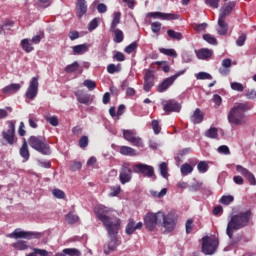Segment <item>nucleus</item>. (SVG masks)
Returning a JSON list of instances; mask_svg holds the SVG:
<instances>
[{
	"instance_id": "nucleus-10",
	"label": "nucleus",
	"mask_w": 256,
	"mask_h": 256,
	"mask_svg": "<svg viewBox=\"0 0 256 256\" xmlns=\"http://www.w3.org/2000/svg\"><path fill=\"white\" fill-rule=\"evenodd\" d=\"M160 216L163 218V227L168 233H171L175 229L177 223L176 213L171 211L167 215H164V213H162L160 214Z\"/></svg>"
},
{
	"instance_id": "nucleus-20",
	"label": "nucleus",
	"mask_w": 256,
	"mask_h": 256,
	"mask_svg": "<svg viewBox=\"0 0 256 256\" xmlns=\"http://www.w3.org/2000/svg\"><path fill=\"white\" fill-rule=\"evenodd\" d=\"M87 14V1L86 0H77L76 2V15L78 18H82Z\"/></svg>"
},
{
	"instance_id": "nucleus-42",
	"label": "nucleus",
	"mask_w": 256,
	"mask_h": 256,
	"mask_svg": "<svg viewBox=\"0 0 256 256\" xmlns=\"http://www.w3.org/2000/svg\"><path fill=\"white\" fill-rule=\"evenodd\" d=\"M203 39L208 43V44H210V45H217L218 44V42H217V39L213 36V35H211V34H209V33H206V34H204L203 35Z\"/></svg>"
},
{
	"instance_id": "nucleus-44",
	"label": "nucleus",
	"mask_w": 256,
	"mask_h": 256,
	"mask_svg": "<svg viewBox=\"0 0 256 256\" xmlns=\"http://www.w3.org/2000/svg\"><path fill=\"white\" fill-rule=\"evenodd\" d=\"M154 65L162 67V71L165 73H168L170 71V66H168L167 62H165V61L153 62L151 64V67L153 68Z\"/></svg>"
},
{
	"instance_id": "nucleus-64",
	"label": "nucleus",
	"mask_w": 256,
	"mask_h": 256,
	"mask_svg": "<svg viewBox=\"0 0 256 256\" xmlns=\"http://www.w3.org/2000/svg\"><path fill=\"white\" fill-rule=\"evenodd\" d=\"M114 61L123 62L125 61V56L122 52H116L113 56Z\"/></svg>"
},
{
	"instance_id": "nucleus-30",
	"label": "nucleus",
	"mask_w": 256,
	"mask_h": 256,
	"mask_svg": "<svg viewBox=\"0 0 256 256\" xmlns=\"http://www.w3.org/2000/svg\"><path fill=\"white\" fill-rule=\"evenodd\" d=\"M20 156L27 161L30 157L29 155V147L27 146V140L24 139L22 147L20 149Z\"/></svg>"
},
{
	"instance_id": "nucleus-11",
	"label": "nucleus",
	"mask_w": 256,
	"mask_h": 256,
	"mask_svg": "<svg viewBox=\"0 0 256 256\" xmlns=\"http://www.w3.org/2000/svg\"><path fill=\"white\" fill-rule=\"evenodd\" d=\"M39 93V76H34L29 82V86L26 90L25 97L29 100H33Z\"/></svg>"
},
{
	"instance_id": "nucleus-34",
	"label": "nucleus",
	"mask_w": 256,
	"mask_h": 256,
	"mask_svg": "<svg viewBox=\"0 0 256 256\" xmlns=\"http://www.w3.org/2000/svg\"><path fill=\"white\" fill-rule=\"evenodd\" d=\"M12 247L16 250L24 251L29 249V245H27L26 241L20 240L12 244Z\"/></svg>"
},
{
	"instance_id": "nucleus-15",
	"label": "nucleus",
	"mask_w": 256,
	"mask_h": 256,
	"mask_svg": "<svg viewBox=\"0 0 256 256\" xmlns=\"http://www.w3.org/2000/svg\"><path fill=\"white\" fill-rule=\"evenodd\" d=\"M147 17H151L154 19H160V20H177V19H179L178 14L164 13V12H160V11L149 12L147 14Z\"/></svg>"
},
{
	"instance_id": "nucleus-53",
	"label": "nucleus",
	"mask_w": 256,
	"mask_h": 256,
	"mask_svg": "<svg viewBox=\"0 0 256 256\" xmlns=\"http://www.w3.org/2000/svg\"><path fill=\"white\" fill-rule=\"evenodd\" d=\"M193 28L198 33L203 32L207 28V23H196L194 24Z\"/></svg>"
},
{
	"instance_id": "nucleus-21",
	"label": "nucleus",
	"mask_w": 256,
	"mask_h": 256,
	"mask_svg": "<svg viewBox=\"0 0 256 256\" xmlns=\"http://www.w3.org/2000/svg\"><path fill=\"white\" fill-rule=\"evenodd\" d=\"M143 227L142 222L135 224L133 219H129V222L125 228V232L127 235H132L136 230H141Z\"/></svg>"
},
{
	"instance_id": "nucleus-2",
	"label": "nucleus",
	"mask_w": 256,
	"mask_h": 256,
	"mask_svg": "<svg viewBox=\"0 0 256 256\" xmlns=\"http://www.w3.org/2000/svg\"><path fill=\"white\" fill-rule=\"evenodd\" d=\"M251 216L252 213L250 210L231 216L226 229L228 237L233 239L234 231H238L247 227L249 225Z\"/></svg>"
},
{
	"instance_id": "nucleus-1",
	"label": "nucleus",
	"mask_w": 256,
	"mask_h": 256,
	"mask_svg": "<svg viewBox=\"0 0 256 256\" xmlns=\"http://www.w3.org/2000/svg\"><path fill=\"white\" fill-rule=\"evenodd\" d=\"M112 210L103 205H98L94 208V213L96 218L103 223L106 231L109 233H113L117 231V228L121 225V220L117 217L111 218Z\"/></svg>"
},
{
	"instance_id": "nucleus-12",
	"label": "nucleus",
	"mask_w": 256,
	"mask_h": 256,
	"mask_svg": "<svg viewBox=\"0 0 256 256\" xmlns=\"http://www.w3.org/2000/svg\"><path fill=\"white\" fill-rule=\"evenodd\" d=\"M162 212L156 214L149 212L144 217V225L148 231H153L157 226L158 217L161 216Z\"/></svg>"
},
{
	"instance_id": "nucleus-6",
	"label": "nucleus",
	"mask_w": 256,
	"mask_h": 256,
	"mask_svg": "<svg viewBox=\"0 0 256 256\" xmlns=\"http://www.w3.org/2000/svg\"><path fill=\"white\" fill-rule=\"evenodd\" d=\"M43 236V234L39 232H33V231H20V229H15L13 233L9 234L8 237L13 239H26V240H32V239H40Z\"/></svg>"
},
{
	"instance_id": "nucleus-23",
	"label": "nucleus",
	"mask_w": 256,
	"mask_h": 256,
	"mask_svg": "<svg viewBox=\"0 0 256 256\" xmlns=\"http://www.w3.org/2000/svg\"><path fill=\"white\" fill-rule=\"evenodd\" d=\"M196 56L200 60L210 59L213 55V51L208 48H201L200 50H195Z\"/></svg>"
},
{
	"instance_id": "nucleus-26",
	"label": "nucleus",
	"mask_w": 256,
	"mask_h": 256,
	"mask_svg": "<svg viewBox=\"0 0 256 256\" xmlns=\"http://www.w3.org/2000/svg\"><path fill=\"white\" fill-rule=\"evenodd\" d=\"M20 89H21V84H9L8 86H5V88H3L2 93L14 94L20 91Z\"/></svg>"
},
{
	"instance_id": "nucleus-36",
	"label": "nucleus",
	"mask_w": 256,
	"mask_h": 256,
	"mask_svg": "<svg viewBox=\"0 0 256 256\" xmlns=\"http://www.w3.org/2000/svg\"><path fill=\"white\" fill-rule=\"evenodd\" d=\"M121 19V12H114L113 14V20L110 26V30L116 29V27L119 25Z\"/></svg>"
},
{
	"instance_id": "nucleus-59",
	"label": "nucleus",
	"mask_w": 256,
	"mask_h": 256,
	"mask_svg": "<svg viewBox=\"0 0 256 256\" xmlns=\"http://www.w3.org/2000/svg\"><path fill=\"white\" fill-rule=\"evenodd\" d=\"M234 201L233 196H223L220 200V203L223 205H229Z\"/></svg>"
},
{
	"instance_id": "nucleus-4",
	"label": "nucleus",
	"mask_w": 256,
	"mask_h": 256,
	"mask_svg": "<svg viewBox=\"0 0 256 256\" xmlns=\"http://www.w3.org/2000/svg\"><path fill=\"white\" fill-rule=\"evenodd\" d=\"M29 146L38 151L42 155H51V146L47 143V139L43 136H31L28 139Z\"/></svg>"
},
{
	"instance_id": "nucleus-18",
	"label": "nucleus",
	"mask_w": 256,
	"mask_h": 256,
	"mask_svg": "<svg viewBox=\"0 0 256 256\" xmlns=\"http://www.w3.org/2000/svg\"><path fill=\"white\" fill-rule=\"evenodd\" d=\"M154 74L152 72V70H147L144 76V86L143 89L145 92H150L152 87L154 86L155 82H154Z\"/></svg>"
},
{
	"instance_id": "nucleus-13",
	"label": "nucleus",
	"mask_w": 256,
	"mask_h": 256,
	"mask_svg": "<svg viewBox=\"0 0 256 256\" xmlns=\"http://www.w3.org/2000/svg\"><path fill=\"white\" fill-rule=\"evenodd\" d=\"M120 226H117V231L116 232H107L110 238V241L108 244L104 246V253L106 255H109L110 252L115 251V249L118 246V240H117V234L119 232Z\"/></svg>"
},
{
	"instance_id": "nucleus-9",
	"label": "nucleus",
	"mask_w": 256,
	"mask_h": 256,
	"mask_svg": "<svg viewBox=\"0 0 256 256\" xmlns=\"http://www.w3.org/2000/svg\"><path fill=\"white\" fill-rule=\"evenodd\" d=\"M123 138L131 145L137 148H143L144 143L140 137L137 136L135 130H123Z\"/></svg>"
},
{
	"instance_id": "nucleus-52",
	"label": "nucleus",
	"mask_w": 256,
	"mask_h": 256,
	"mask_svg": "<svg viewBox=\"0 0 256 256\" xmlns=\"http://www.w3.org/2000/svg\"><path fill=\"white\" fill-rule=\"evenodd\" d=\"M137 46V42H132V44H129V46H126V48H124V52L127 54H131L137 49Z\"/></svg>"
},
{
	"instance_id": "nucleus-28",
	"label": "nucleus",
	"mask_w": 256,
	"mask_h": 256,
	"mask_svg": "<svg viewBox=\"0 0 256 256\" xmlns=\"http://www.w3.org/2000/svg\"><path fill=\"white\" fill-rule=\"evenodd\" d=\"M76 98L79 103L84 104V105H89L91 102V96L89 94H83V92H76Z\"/></svg>"
},
{
	"instance_id": "nucleus-8",
	"label": "nucleus",
	"mask_w": 256,
	"mask_h": 256,
	"mask_svg": "<svg viewBox=\"0 0 256 256\" xmlns=\"http://www.w3.org/2000/svg\"><path fill=\"white\" fill-rule=\"evenodd\" d=\"M185 72H186V70H180L179 72H176V74H173L169 78H165V80H163V82H161V84H158L157 91L159 93H163V92L167 91L174 84V82L177 80V78L182 76Z\"/></svg>"
},
{
	"instance_id": "nucleus-57",
	"label": "nucleus",
	"mask_w": 256,
	"mask_h": 256,
	"mask_svg": "<svg viewBox=\"0 0 256 256\" xmlns=\"http://www.w3.org/2000/svg\"><path fill=\"white\" fill-rule=\"evenodd\" d=\"M83 85L89 90H94L95 88H97V84L96 82H93V80H84Z\"/></svg>"
},
{
	"instance_id": "nucleus-7",
	"label": "nucleus",
	"mask_w": 256,
	"mask_h": 256,
	"mask_svg": "<svg viewBox=\"0 0 256 256\" xmlns=\"http://www.w3.org/2000/svg\"><path fill=\"white\" fill-rule=\"evenodd\" d=\"M15 136H16V122L14 120L8 121V129L2 132L3 140L13 146L15 144Z\"/></svg>"
},
{
	"instance_id": "nucleus-38",
	"label": "nucleus",
	"mask_w": 256,
	"mask_h": 256,
	"mask_svg": "<svg viewBox=\"0 0 256 256\" xmlns=\"http://www.w3.org/2000/svg\"><path fill=\"white\" fill-rule=\"evenodd\" d=\"M79 70V62H72V64H68L65 68V72L68 74L75 73Z\"/></svg>"
},
{
	"instance_id": "nucleus-40",
	"label": "nucleus",
	"mask_w": 256,
	"mask_h": 256,
	"mask_svg": "<svg viewBox=\"0 0 256 256\" xmlns=\"http://www.w3.org/2000/svg\"><path fill=\"white\" fill-rule=\"evenodd\" d=\"M101 21V18L99 17H95L93 18L89 24H88V29L89 31H93L95 29H97V27H99V22Z\"/></svg>"
},
{
	"instance_id": "nucleus-60",
	"label": "nucleus",
	"mask_w": 256,
	"mask_h": 256,
	"mask_svg": "<svg viewBox=\"0 0 256 256\" xmlns=\"http://www.w3.org/2000/svg\"><path fill=\"white\" fill-rule=\"evenodd\" d=\"M52 194L55 198H58V199H65V192L59 190V189H54L52 191Z\"/></svg>"
},
{
	"instance_id": "nucleus-41",
	"label": "nucleus",
	"mask_w": 256,
	"mask_h": 256,
	"mask_svg": "<svg viewBox=\"0 0 256 256\" xmlns=\"http://www.w3.org/2000/svg\"><path fill=\"white\" fill-rule=\"evenodd\" d=\"M120 71H121V64H117V66H115V64H108L107 66V72L109 74L119 73Z\"/></svg>"
},
{
	"instance_id": "nucleus-3",
	"label": "nucleus",
	"mask_w": 256,
	"mask_h": 256,
	"mask_svg": "<svg viewBox=\"0 0 256 256\" xmlns=\"http://www.w3.org/2000/svg\"><path fill=\"white\" fill-rule=\"evenodd\" d=\"M252 109L249 102H237L233 108H231L228 114V121L230 124L236 126H242L246 124L245 113Z\"/></svg>"
},
{
	"instance_id": "nucleus-46",
	"label": "nucleus",
	"mask_w": 256,
	"mask_h": 256,
	"mask_svg": "<svg viewBox=\"0 0 256 256\" xmlns=\"http://www.w3.org/2000/svg\"><path fill=\"white\" fill-rule=\"evenodd\" d=\"M64 253H66L68 256H81V251L75 248L64 249Z\"/></svg>"
},
{
	"instance_id": "nucleus-50",
	"label": "nucleus",
	"mask_w": 256,
	"mask_h": 256,
	"mask_svg": "<svg viewBox=\"0 0 256 256\" xmlns=\"http://www.w3.org/2000/svg\"><path fill=\"white\" fill-rule=\"evenodd\" d=\"M121 192V187L119 185L113 186L110 188V197H116L120 194Z\"/></svg>"
},
{
	"instance_id": "nucleus-51",
	"label": "nucleus",
	"mask_w": 256,
	"mask_h": 256,
	"mask_svg": "<svg viewBox=\"0 0 256 256\" xmlns=\"http://www.w3.org/2000/svg\"><path fill=\"white\" fill-rule=\"evenodd\" d=\"M161 26H162V23L159 21L152 22L151 23L152 32L155 34L159 33L161 30Z\"/></svg>"
},
{
	"instance_id": "nucleus-27",
	"label": "nucleus",
	"mask_w": 256,
	"mask_h": 256,
	"mask_svg": "<svg viewBox=\"0 0 256 256\" xmlns=\"http://www.w3.org/2000/svg\"><path fill=\"white\" fill-rule=\"evenodd\" d=\"M120 154L123 156L135 157L138 155L137 151L131 147L122 146L120 147Z\"/></svg>"
},
{
	"instance_id": "nucleus-24",
	"label": "nucleus",
	"mask_w": 256,
	"mask_h": 256,
	"mask_svg": "<svg viewBox=\"0 0 256 256\" xmlns=\"http://www.w3.org/2000/svg\"><path fill=\"white\" fill-rule=\"evenodd\" d=\"M226 18L220 17L218 19V26L217 32L221 36H225L228 33V23L225 22Z\"/></svg>"
},
{
	"instance_id": "nucleus-43",
	"label": "nucleus",
	"mask_w": 256,
	"mask_h": 256,
	"mask_svg": "<svg viewBox=\"0 0 256 256\" xmlns=\"http://www.w3.org/2000/svg\"><path fill=\"white\" fill-rule=\"evenodd\" d=\"M43 38H45V33L41 31L38 34L34 35L30 41L31 43L37 45L41 43V40H43Z\"/></svg>"
},
{
	"instance_id": "nucleus-16",
	"label": "nucleus",
	"mask_w": 256,
	"mask_h": 256,
	"mask_svg": "<svg viewBox=\"0 0 256 256\" xmlns=\"http://www.w3.org/2000/svg\"><path fill=\"white\" fill-rule=\"evenodd\" d=\"M163 110L169 114V113H179L181 110V104L177 102V100H166V102L163 103Z\"/></svg>"
},
{
	"instance_id": "nucleus-48",
	"label": "nucleus",
	"mask_w": 256,
	"mask_h": 256,
	"mask_svg": "<svg viewBox=\"0 0 256 256\" xmlns=\"http://www.w3.org/2000/svg\"><path fill=\"white\" fill-rule=\"evenodd\" d=\"M196 78L197 80H212V76L208 72H198Z\"/></svg>"
},
{
	"instance_id": "nucleus-19",
	"label": "nucleus",
	"mask_w": 256,
	"mask_h": 256,
	"mask_svg": "<svg viewBox=\"0 0 256 256\" xmlns=\"http://www.w3.org/2000/svg\"><path fill=\"white\" fill-rule=\"evenodd\" d=\"M236 170H237V172L241 173L248 180L250 185L256 186V178L249 170H247L246 168H244L240 165L236 166Z\"/></svg>"
},
{
	"instance_id": "nucleus-58",
	"label": "nucleus",
	"mask_w": 256,
	"mask_h": 256,
	"mask_svg": "<svg viewBox=\"0 0 256 256\" xmlns=\"http://www.w3.org/2000/svg\"><path fill=\"white\" fill-rule=\"evenodd\" d=\"M231 88H232V90L238 91V92H243L244 91L243 84H240L239 82H232Z\"/></svg>"
},
{
	"instance_id": "nucleus-25",
	"label": "nucleus",
	"mask_w": 256,
	"mask_h": 256,
	"mask_svg": "<svg viewBox=\"0 0 256 256\" xmlns=\"http://www.w3.org/2000/svg\"><path fill=\"white\" fill-rule=\"evenodd\" d=\"M190 119L194 125L200 124L204 119V114L201 112L200 108H196Z\"/></svg>"
},
{
	"instance_id": "nucleus-5",
	"label": "nucleus",
	"mask_w": 256,
	"mask_h": 256,
	"mask_svg": "<svg viewBox=\"0 0 256 256\" xmlns=\"http://www.w3.org/2000/svg\"><path fill=\"white\" fill-rule=\"evenodd\" d=\"M219 246V241L215 237L205 236L202 238L201 252L205 255H213Z\"/></svg>"
},
{
	"instance_id": "nucleus-47",
	"label": "nucleus",
	"mask_w": 256,
	"mask_h": 256,
	"mask_svg": "<svg viewBox=\"0 0 256 256\" xmlns=\"http://www.w3.org/2000/svg\"><path fill=\"white\" fill-rule=\"evenodd\" d=\"M193 172V167L192 166H190L189 164H187V163H185V164H183L182 166H181V173L183 174V175H188V174H190V173H192Z\"/></svg>"
},
{
	"instance_id": "nucleus-56",
	"label": "nucleus",
	"mask_w": 256,
	"mask_h": 256,
	"mask_svg": "<svg viewBox=\"0 0 256 256\" xmlns=\"http://www.w3.org/2000/svg\"><path fill=\"white\" fill-rule=\"evenodd\" d=\"M206 5L213 9H218L219 8V2L220 0H204Z\"/></svg>"
},
{
	"instance_id": "nucleus-55",
	"label": "nucleus",
	"mask_w": 256,
	"mask_h": 256,
	"mask_svg": "<svg viewBox=\"0 0 256 256\" xmlns=\"http://www.w3.org/2000/svg\"><path fill=\"white\" fill-rule=\"evenodd\" d=\"M247 39V33L243 32L239 37L238 40L236 42L238 47H242L245 44V41Z\"/></svg>"
},
{
	"instance_id": "nucleus-63",
	"label": "nucleus",
	"mask_w": 256,
	"mask_h": 256,
	"mask_svg": "<svg viewBox=\"0 0 256 256\" xmlns=\"http://www.w3.org/2000/svg\"><path fill=\"white\" fill-rule=\"evenodd\" d=\"M197 168L200 173H206L208 171V165L206 162H200Z\"/></svg>"
},
{
	"instance_id": "nucleus-17",
	"label": "nucleus",
	"mask_w": 256,
	"mask_h": 256,
	"mask_svg": "<svg viewBox=\"0 0 256 256\" xmlns=\"http://www.w3.org/2000/svg\"><path fill=\"white\" fill-rule=\"evenodd\" d=\"M132 179V170L127 166L123 165L120 169L119 181L122 185L129 183Z\"/></svg>"
},
{
	"instance_id": "nucleus-22",
	"label": "nucleus",
	"mask_w": 256,
	"mask_h": 256,
	"mask_svg": "<svg viewBox=\"0 0 256 256\" xmlns=\"http://www.w3.org/2000/svg\"><path fill=\"white\" fill-rule=\"evenodd\" d=\"M234 7H235L234 1H230L229 3L225 4L220 9L219 17L226 19V17L232 12Z\"/></svg>"
},
{
	"instance_id": "nucleus-39",
	"label": "nucleus",
	"mask_w": 256,
	"mask_h": 256,
	"mask_svg": "<svg viewBox=\"0 0 256 256\" xmlns=\"http://www.w3.org/2000/svg\"><path fill=\"white\" fill-rule=\"evenodd\" d=\"M159 52L169 57H177V52L171 48H159Z\"/></svg>"
},
{
	"instance_id": "nucleus-61",
	"label": "nucleus",
	"mask_w": 256,
	"mask_h": 256,
	"mask_svg": "<svg viewBox=\"0 0 256 256\" xmlns=\"http://www.w3.org/2000/svg\"><path fill=\"white\" fill-rule=\"evenodd\" d=\"M79 146L80 148H86L89 146V138L87 136H83L79 140Z\"/></svg>"
},
{
	"instance_id": "nucleus-37",
	"label": "nucleus",
	"mask_w": 256,
	"mask_h": 256,
	"mask_svg": "<svg viewBox=\"0 0 256 256\" xmlns=\"http://www.w3.org/2000/svg\"><path fill=\"white\" fill-rule=\"evenodd\" d=\"M205 137L210 139H217L218 138V129L215 127H211L208 131L204 133Z\"/></svg>"
},
{
	"instance_id": "nucleus-62",
	"label": "nucleus",
	"mask_w": 256,
	"mask_h": 256,
	"mask_svg": "<svg viewBox=\"0 0 256 256\" xmlns=\"http://www.w3.org/2000/svg\"><path fill=\"white\" fill-rule=\"evenodd\" d=\"M202 185H203V183H201V182H195L191 186H189V190L191 192H197L201 189Z\"/></svg>"
},
{
	"instance_id": "nucleus-54",
	"label": "nucleus",
	"mask_w": 256,
	"mask_h": 256,
	"mask_svg": "<svg viewBox=\"0 0 256 256\" xmlns=\"http://www.w3.org/2000/svg\"><path fill=\"white\" fill-rule=\"evenodd\" d=\"M151 126L155 135H158L161 132V127L158 120H152Z\"/></svg>"
},
{
	"instance_id": "nucleus-33",
	"label": "nucleus",
	"mask_w": 256,
	"mask_h": 256,
	"mask_svg": "<svg viewBox=\"0 0 256 256\" xmlns=\"http://www.w3.org/2000/svg\"><path fill=\"white\" fill-rule=\"evenodd\" d=\"M167 35L169 38L173 39V40H177L180 41L183 39V35L181 32H177L173 29H168L167 30Z\"/></svg>"
},
{
	"instance_id": "nucleus-14",
	"label": "nucleus",
	"mask_w": 256,
	"mask_h": 256,
	"mask_svg": "<svg viewBox=\"0 0 256 256\" xmlns=\"http://www.w3.org/2000/svg\"><path fill=\"white\" fill-rule=\"evenodd\" d=\"M133 171L137 174H143L145 177L151 178L154 176V168L146 164H137L133 167Z\"/></svg>"
},
{
	"instance_id": "nucleus-49",
	"label": "nucleus",
	"mask_w": 256,
	"mask_h": 256,
	"mask_svg": "<svg viewBox=\"0 0 256 256\" xmlns=\"http://www.w3.org/2000/svg\"><path fill=\"white\" fill-rule=\"evenodd\" d=\"M160 169V174L163 178L167 179L168 178V166L166 163H162L159 167Z\"/></svg>"
},
{
	"instance_id": "nucleus-29",
	"label": "nucleus",
	"mask_w": 256,
	"mask_h": 256,
	"mask_svg": "<svg viewBox=\"0 0 256 256\" xmlns=\"http://www.w3.org/2000/svg\"><path fill=\"white\" fill-rule=\"evenodd\" d=\"M21 47L26 53H31L34 50L33 44L29 38H23L21 40Z\"/></svg>"
},
{
	"instance_id": "nucleus-31",
	"label": "nucleus",
	"mask_w": 256,
	"mask_h": 256,
	"mask_svg": "<svg viewBox=\"0 0 256 256\" xmlns=\"http://www.w3.org/2000/svg\"><path fill=\"white\" fill-rule=\"evenodd\" d=\"M72 49L74 54L81 55L89 51V46L87 44H78L77 46H73Z\"/></svg>"
},
{
	"instance_id": "nucleus-32",
	"label": "nucleus",
	"mask_w": 256,
	"mask_h": 256,
	"mask_svg": "<svg viewBox=\"0 0 256 256\" xmlns=\"http://www.w3.org/2000/svg\"><path fill=\"white\" fill-rule=\"evenodd\" d=\"M110 32L114 33V42L115 43H121L124 40L123 31L117 28H114L113 30L110 29Z\"/></svg>"
},
{
	"instance_id": "nucleus-45",
	"label": "nucleus",
	"mask_w": 256,
	"mask_h": 256,
	"mask_svg": "<svg viewBox=\"0 0 256 256\" xmlns=\"http://www.w3.org/2000/svg\"><path fill=\"white\" fill-rule=\"evenodd\" d=\"M45 120L53 127L59 126V118L57 116H45Z\"/></svg>"
},
{
	"instance_id": "nucleus-35",
	"label": "nucleus",
	"mask_w": 256,
	"mask_h": 256,
	"mask_svg": "<svg viewBox=\"0 0 256 256\" xmlns=\"http://www.w3.org/2000/svg\"><path fill=\"white\" fill-rule=\"evenodd\" d=\"M65 220L70 225L77 224V222H79V216L69 212L67 215H65Z\"/></svg>"
}]
</instances>
